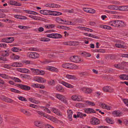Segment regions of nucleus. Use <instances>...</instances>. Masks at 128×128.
<instances>
[{
    "instance_id": "f257e3e1",
    "label": "nucleus",
    "mask_w": 128,
    "mask_h": 128,
    "mask_svg": "<svg viewBox=\"0 0 128 128\" xmlns=\"http://www.w3.org/2000/svg\"><path fill=\"white\" fill-rule=\"evenodd\" d=\"M128 65V62H123L121 63L117 64H115L114 65V66L116 68L122 69Z\"/></svg>"
},
{
    "instance_id": "f03ea898",
    "label": "nucleus",
    "mask_w": 128,
    "mask_h": 128,
    "mask_svg": "<svg viewBox=\"0 0 128 128\" xmlns=\"http://www.w3.org/2000/svg\"><path fill=\"white\" fill-rule=\"evenodd\" d=\"M28 57L30 58L36 59L38 58L40 55L38 54L36 52H30L27 54Z\"/></svg>"
},
{
    "instance_id": "7ed1b4c3",
    "label": "nucleus",
    "mask_w": 128,
    "mask_h": 128,
    "mask_svg": "<svg viewBox=\"0 0 128 128\" xmlns=\"http://www.w3.org/2000/svg\"><path fill=\"white\" fill-rule=\"evenodd\" d=\"M70 59L72 62L76 63H79L82 61L79 56H71L70 58Z\"/></svg>"
},
{
    "instance_id": "20e7f679",
    "label": "nucleus",
    "mask_w": 128,
    "mask_h": 128,
    "mask_svg": "<svg viewBox=\"0 0 128 128\" xmlns=\"http://www.w3.org/2000/svg\"><path fill=\"white\" fill-rule=\"evenodd\" d=\"M56 98L60 100L66 104L67 103V101L65 99V96L58 94H56L55 95Z\"/></svg>"
},
{
    "instance_id": "39448f33",
    "label": "nucleus",
    "mask_w": 128,
    "mask_h": 128,
    "mask_svg": "<svg viewBox=\"0 0 128 128\" xmlns=\"http://www.w3.org/2000/svg\"><path fill=\"white\" fill-rule=\"evenodd\" d=\"M34 124L36 126L40 128H43L45 126L44 123L40 120H37L35 121Z\"/></svg>"
},
{
    "instance_id": "423d86ee",
    "label": "nucleus",
    "mask_w": 128,
    "mask_h": 128,
    "mask_svg": "<svg viewBox=\"0 0 128 128\" xmlns=\"http://www.w3.org/2000/svg\"><path fill=\"white\" fill-rule=\"evenodd\" d=\"M72 99L74 101H81L82 100V97L78 95H73L72 96Z\"/></svg>"
},
{
    "instance_id": "0eeeda50",
    "label": "nucleus",
    "mask_w": 128,
    "mask_h": 128,
    "mask_svg": "<svg viewBox=\"0 0 128 128\" xmlns=\"http://www.w3.org/2000/svg\"><path fill=\"white\" fill-rule=\"evenodd\" d=\"M91 124L94 125H97L100 123V122L99 120L95 118H92L90 121Z\"/></svg>"
},
{
    "instance_id": "6e6552de",
    "label": "nucleus",
    "mask_w": 128,
    "mask_h": 128,
    "mask_svg": "<svg viewBox=\"0 0 128 128\" xmlns=\"http://www.w3.org/2000/svg\"><path fill=\"white\" fill-rule=\"evenodd\" d=\"M34 80L39 83H45L46 82V80L44 78L38 76L34 77Z\"/></svg>"
},
{
    "instance_id": "1a4fd4ad",
    "label": "nucleus",
    "mask_w": 128,
    "mask_h": 128,
    "mask_svg": "<svg viewBox=\"0 0 128 128\" xmlns=\"http://www.w3.org/2000/svg\"><path fill=\"white\" fill-rule=\"evenodd\" d=\"M78 42L74 41H69L64 42L63 43V44L64 45L69 46H75L78 44Z\"/></svg>"
},
{
    "instance_id": "9d476101",
    "label": "nucleus",
    "mask_w": 128,
    "mask_h": 128,
    "mask_svg": "<svg viewBox=\"0 0 128 128\" xmlns=\"http://www.w3.org/2000/svg\"><path fill=\"white\" fill-rule=\"evenodd\" d=\"M8 3L10 5L16 6H21L22 5L20 3L13 0H9Z\"/></svg>"
},
{
    "instance_id": "9b49d317",
    "label": "nucleus",
    "mask_w": 128,
    "mask_h": 128,
    "mask_svg": "<svg viewBox=\"0 0 128 128\" xmlns=\"http://www.w3.org/2000/svg\"><path fill=\"white\" fill-rule=\"evenodd\" d=\"M80 90L83 92L87 94H90L92 92V89L88 88H82Z\"/></svg>"
},
{
    "instance_id": "f8f14e48",
    "label": "nucleus",
    "mask_w": 128,
    "mask_h": 128,
    "mask_svg": "<svg viewBox=\"0 0 128 128\" xmlns=\"http://www.w3.org/2000/svg\"><path fill=\"white\" fill-rule=\"evenodd\" d=\"M125 26V24L124 22L121 20H117V23L116 27L121 28Z\"/></svg>"
},
{
    "instance_id": "ddd939ff",
    "label": "nucleus",
    "mask_w": 128,
    "mask_h": 128,
    "mask_svg": "<svg viewBox=\"0 0 128 128\" xmlns=\"http://www.w3.org/2000/svg\"><path fill=\"white\" fill-rule=\"evenodd\" d=\"M116 42H117L115 44V46L117 47L120 48H124L125 46L122 44V42L120 40H117Z\"/></svg>"
},
{
    "instance_id": "4468645a",
    "label": "nucleus",
    "mask_w": 128,
    "mask_h": 128,
    "mask_svg": "<svg viewBox=\"0 0 128 128\" xmlns=\"http://www.w3.org/2000/svg\"><path fill=\"white\" fill-rule=\"evenodd\" d=\"M31 86L34 88L41 89H44L45 87L44 86L38 84H31Z\"/></svg>"
},
{
    "instance_id": "2eb2a0df",
    "label": "nucleus",
    "mask_w": 128,
    "mask_h": 128,
    "mask_svg": "<svg viewBox=\"0 0 128 128\" xmlns=\"http://www.w3.org/2000/svg\"><path fill=\"white\" fill-rule=\"evenodd\" d=\"M84 112L87 114L94 113L96 112V111L93 109L90 108H86L84 109Z\"/></svg>"
},
{
    "instance_id": "dca6fc26",
    "label": "nucleus",
    "mask_w": 128,
    "mask_h": 128,
    "mask_svg": "<svg viewBox=\"0 0 128 128\" xmlns=\"http://www.w3.org/2000/svg\"><path fill=\"white\" fill-rule=\"evenodd\" d=\"M51 110L54 113L59 116L62 115V113L58 109L54 108H51Z\"/></svg>"
},
{
    "instance_id": "f3484780",
    "label": "nucleus",
    "mask_w": 128,
    "mask_h": 128,
    "mask_svg": "<svg viewBox=\"0 0 128 128\" xmlns=\"http://www.w3.org/2000/svg\"><path fill=\"white\" fill-rule=\"evenodd\" d=\"M18 87L25 90H28L30 89V86L22 84L18 85Z\"/></svg>"
},
{
    "instance_id": "a211bd4d",
    "label": "nucleus",
    "mask_w": 128,
    "mask_h": 128,
    "mask_svg": "<svg viewBox=\"0 0 128 128\" xmlns=\"http://www.w3.org/2000/svg\"><path fill=\"white\" fill-rule=\"evenodd\" d=\"M60 83L68 88H73L74 87L73 86L64 81H62Z\"/></svg>"
},
{
    "instance_id": "6ab92c4d",
    "label": "nucleus",
    "mask_w": 128,
    "mask_h": 128,
    "mask_svg": "<svg viewBox=\"0 0 128 128\" xmlns=\"http://www.w3.org/2000/svg\"><path fill=\"white\" fill-rule=\"evenodd\" d=\"M47 70H49L52 72H58V69L52 66H48L46 68Z\"/></svg>"
},
{
    "instance_id": "aec40b11",
    "label": "nucleus",
    "mask_w": 128,
    "mask_h": 128,
    "mask_svg": "<svg viewBox=\"0 0 128 128\" xmlns=\"http://www.w3.org/2000/svg\"><path fill=\"white\" fill-rule=\"evenodd\" d=\"M112 114L114 116H120L122 114V113L119 110H115L113 112Z\"/></svg>"
},
{
    "instance_id": "412c9836",
    "label": "nucleus",
    "mask_w": 128,
    "mask_h": 128,
    "mask_svg": "<svg viewBox=\"0 0 128 128\" xmlns=\"http://www.w3.org/2000/svg\"><path fill=\"white\" fill-rule=\"evenodd\" d=\"M20 111L21 112L26 116H30L32 115L31 113L29 111L28 109L25 110L22 109L20 110Z\"/></svg>"
},
{
    "instance_id": "4be33fe9",
    "label": "nucleus",
    "mask_w": 128,
    "mask_h": 128,
    "mask_svg": "<svg viewBox=\"0 0 128 128\" xmlns=\"http://www.w3.org/2000/svg\"><path fill=\"white\" fill-rule=\"evenodd\" d=\"M65 77L67 78L69 80H75L76 79V76L74 75L67 74H65Z\"/></svg>"
},
{
    "instance_id": "5701e85b",
    "label": "nucleus",
    "mask_w": 128,
    "mask_h": 128,
    "mask_svg": "<svg viewBox=\"0 0 128 128\" xmlns=\"http://www.w3.org/2000/svg\"><path fill=\"white\" fill-rule=\"evenodd\" d=\"M28 100L30 102L36 104H38L40 103V102L39 101L36 100L35 98H28Z\"/></svg>"
},
{
    "instance_id": "b1692460",
    "label": "nucleus",
    "mask_w": 128,
    "mask_h": 128,
    "mask_svg": "<svg viewBox=\"0 0 128 128\" xmlns=\"http://www.w3.org/2000/svg\"><path fill=\"white\" fill-rule=\"evenodd\" d=\"M67 114L69 120L72 121V115L73 114L72 111L71 110H68L67 111Z\"/></svg>"
},
{
    "instance_id": "393cba45",
    "label": "nucleus",
    "mask_w": 128,
    "mask_h": 128,
    "mask_svg": "<svg viewBox=\"0 0 128 128\" xmlns=\"http://www.w3.org/2000/svg\"><path fill=\"white\" fill-rule=\"evenodd\" d=\"M100 106L103 109L110 110L111 108V107L110 106H107L105 104L100 103Z\"/></svg>"
},
{
    "instance_id": "a878e982",
    "label": "nucleus",
    "mask_w": 128,
    "mask_h": 128,
    "mask_svg": "<svg viewBox=\"0 0 128 128\" xmlns=\"http://www.w3.org/2000/svg\"><path fill=\"white\" fill-rule=\"evenodd\" d=\"M55 89L57 91L61 92H63L64 90L63 88L59 84L57 85L56 86Z\"/></svg>"
},
{
    "instance_id": "bb28decb",
    "label": "nucleus",
    "mask_w": 128,
    "mask_h": 128,
    "mask_svg": "<svg viewBox=\"0 0 128 128\" xmlns=\"http://www.w3.org/2000/svg\"><path fill=\"white\" fill-rule=\"evenodd\" d=\"M107 8L110 10H117L118 9V6L113 5H110L108 6Z\"/></svg>"
},
{
    "instance_id": "cd10ccee",
    "label": "nucleus",
    "mask_w": 128,
    "mask_h": 128,
    "mask_svg": "<svg viewBox=\"0 0 128 128\" xmlns=\"http://www.w3.org/2000/svg\"><path fill=\"white\" fill-rule=\"evenodd\" d=\"M49 13H51V14L54 16L60 15L62 14V13L56 11L49 10Z\"/></svg>"
},
{
    "instance_id": "c85d7f7f",
    "label": "nucleus",
    "mask_w": 128,
    "mask_h": 128,
    "mask_svg": "<svg viewBox=\"0 0 128 128\" xmlns=\"http://www.w3.org/2000/svg\"><path fill=\"white\" fill-rule=\"evenodd\" d=\"M18 70L22 73H28L30 72V71L26 68H18Z\"/></svg>"
},
{
    "instance_id": "c756f323",
    "label": "nucleus",
    "mask_w": 128,
    "mask_h": 128,
    "mask_svg": "<svg viewBox=\"0 0 128 128\" xmlns=\"http://www.w3.org/2000/svg\"><path fill=\"white\" fill-rule=\"evenodd\" d=\"M72 64L70 63H67L63 64L62 66L64 68H71Z\"/></svg>"
},
{
    "instance_id": "7c9ffc66",
    "label": "nucleus",
    "mask_w": 128,
    "mask_h": 128,
    "mask_svg": "<svg viewBox=\"0 0 128 128\" xmlns=\"http://www.w3.org/2000/svg\"><path fill=\"white\" fill-rule=\"evenodd\" d=\"M14 17L20 20H24L27 19V18L26 16L18 15H15Z\"/></svg>"
},
{
    "instance_id": "2f4dec72",
    "label": "nucleus",
    "mask_w": 128,
    "mask_h": 128,
    "mask_svg": "<svg viewBox=\"0 0 128 128\" xmlns=\"http://www.w3.org/2000/svg\"><path fill=\"white\" fill-rule=\"evenodd\" d=\"M55 20L58 23L63 24L64 22H66V21L63 20L58 17H57L56 18Z\"/></svg>"
},
{
    "instance_id": "473e14b6",
    "label": "nucleus",
    "mask_w": 128,
    "mask_h": 128,
    "mask_svg": "<svg viewBox=\"0 0 128 128\" xmlns=\"http://www.w3.org/2000/svg\"><path fill=\"white\" fill-rule=\"evenodd\" d=\"M0 76L3 78L8 80L10 79L11 78V76L4 74H0Z\"/></svg>"
},
{
    "instance_id": "72a5a7b5",
    "label": "nucleus",
    "mask_w": 128,
    "mask_h": 128,
    "mask_svg": "<svg viewBox=\"0 0 128 128\" xmlns=\"http://www.w3.org/2000/svg\"><path fill=\"white\" fill-rule=\"evenodd\" d=\"M106 122L109 124H113L114 123V121L113 119L109 118H107L105 119Z\"/></svg>"
},
{
    "instance_id": "f704fd0d",
    "label": "nucleus",
    "mask_w": 128,
    "mask_h": 128,
    "mask_svg": "<svg viewBox=\"0 0 128 128\" xmlns=\"http://www.w3.org/2000/svg\"><path fill=\"white\" fill-rule=\"evenodd\" d=\"M22 65L21 63L14 62L11 64V66H12L14 67H20Z\"/></svg>"
},
{
    "instance_id": "c9c22d12",
    "label": "nucleus",
    "mask_w": 128,
    "mask_h": 128,
    "mask_svg": "<svg viewBox=\"0 0 128 128\" xmlns=\"http://www.w3.org/2000/svg\"><path fill=\"white\" fill-rule=\"evenodd\" d=\"M117 20H113L110 21L109 22V24L111 26L116 27L117 23Z\"/></svg>"
},
{
    "instance_id": "e433bc0d",
    "label": "nucleus",
    "mask_w": 128,
    "mask_h": 128,
    "mask_svg": "<svg viewBox=\"0 0 128 128\" xmlns=\"http://www.w3.org/2000/svg\"><path fill=\"white\" fill-rule=\"evenodd\" d=\"M30 69L31 70L32 72L34 74L36 75L39 74V70L30 68Z\"/></svg>"
},
{
    "instance_id": "4c0bfd02",
    "label": "nucleus",
    "mask_w": 128,
    "mask_h": 128,
    "mask_svg": "<svg viewBox=\"0 0 128 128\" xmlns=\"http://www.w3.org/2000/svg\"><path fill=\"white\" fill-rule=\"evenodd\" d=\"M11 50L13 52H19L22 50L19 48L13 47L11 49Z\"/></svg>"
},
{
    "instance_id": "58836bf2",
    "label": "nucleus",
    "mask_w": 128,
    "mask_h": 128,
    "mask_svg": "<svg viewBox=\"0 0 128 128\" xmlns=\"http://www.w3.org/2000/svg\"><path fill=\"white\" fill-rule=\"evenodd\" d=\"M49 10H41L40 11V12L42 14L44 15H48L50 14Z\"/></svg>"
},
{
    "instance_id": "ea45409f",
    "label": "nucleus",
    "mask_w": 128,
    "mask_h": 128,
    "mask_svg": "<svg viewBox=\"0 0 128 128\" xmlns=\"http://www.w3.org/2000/svg\"><path fill=\"white\" fill-rule=\"evenodd\" d=\"M86 115L80 112H78L77 113V116L78 117H80L81 118H82L83 117H85L86 116Z\"/></svg>"
},
{
    "instance_id": "a19ab883",
    "label": "nucleus",
    "mask_w": 128,
    "mask_h": 128,
    "mask_svg": "<svg viewBox=\"0 0 128 128\" xmlns=\"http://www.w3.org/2000/svg\"><path fill=\"white\" fill-rule=\"evenodd\" d=\"M85 102L86 103V105L88 106H94L95 105V104L94 102L88 100L86 101Z\"/></svg>"
},
{
    "instance_id": "79ce46f5",
    "label": "nucleus",
    "mask_w": 128,
    "mask_h": 128,
    "mask_svg": "<svg viewBox=\"0 0 128 128\" xmlns=\"http://www.w3.org/2000/svg\"><path fill=\"white\" fill-rule=\"evenodd\" d=\"M62 35L59 34L57 33H53V38H61Z\"/></svg>"
},
{
    "instance_id": "37998d69",
    "label": "nucleus",
    "mask_w": 128,
    "mask_h": 128,
    "mask_svg": "<svg viewBox=\"0 0 128 128\" xmlns=\"http://www.w3.org/2000/svg\"><path fill=\"white\" fill-rule=\"evenodd\" d=\"M24 11L25 13L30 14L36 15L38 14L37 13L33 11L26 10H24Z\"/></svg>"
},
{
    "instance_id": "c03bdc74",
    "label": "nucleus",
    "mask_w": 128,
    "mask_h": 128,
    "mask_svg": "<svg viewBox=\"0 0 128 128\" xmlns=\"http://www.w3.org/2000/svg\"><path fill=\"white\" fill-rule=\"evenodd\" d=\"M126 6H118V9L117 10L121 11L126 10Z\"/></svg>"
},
{
    "instance_id": "a18cd8bd",
    "label": "nucleus",
    "mask_w": 128,
    "mask_h": 128,
    "mask_svg": "<svg viewBox=\"0 0 128 128\" xmlns=\"http://www.w3.org/2000/svg\"><path fill=\"white\" fill-rule=\"evenodd\" d=\"M55 26V25L54 24H48L44 25L45 27L48 29L52 28H54Z\"/></svg>"
},
{
    "instance_id": "49530a36",
    "label": "nucleus",
    "mask_w": 128,
    "mask_h": 128,
    "mask_svg": "<svg viewBox=\"0 0 128 128\" xmlns=\"http://www.w3.org/2000/svg\"><path fill=\"white\" fill-rule=\"evenodd\" d=\"M10 79L14 80V82H21V80L18 78L13 76L11 77Z\"/></svg>"
},
{
    "instance_id": "de8ad7c7",
    "label": "nucleus",
    "mask_w": 128,
    "mask_h": 128,
    "mask_svg": "<svg viewBox=\"0 0 128 128\" xmlns=\"http://www.w3.org/2000/svg\"><path fill=\"white\" fill-rule=\"evenodd\" d=\"M100 27L103 28L108 30H110L111 28L109 26L104 25L100 26Z\"/></svg>"
},
{
    "instance_id": "09e8293b",
    "label": "nucleus",
    "mask_w": 128,
    "mask_h": 128,
    "mask_svg": "<svg viewBox=\"0 0 128 128\" xmlns=\"http://www.w3.org/2000/svg\"><path fill=\"white\" fill-rule=\"evenodd\" d=\"M105 12L106 13L112 14H118V12L116 11H113L110 10H106Z\"/></svg>"
},
{
    "instance_id": "8fccbe9b",
    "label": "nucleus",
    "mask_w": 128,
    "mask_h": 128,
    "mask_svg": "<svg viewBox=\"0 0 128 128\" xmlns=\"http://www.w3.org/2000/svg\"><path fill=\"white\" fill-rule=\"evenodd\" d=\"M40 40L44 42H48L50 41V39L46 38H40Z\"/></svg>"
},
{
    "instance_id": "3c124183",
    "label": "nucleus",
    "mask_w": 128,
    "mask_h": 128,
    "mask_svg": "<svg viewBox=\"0 0 128 128\" xmlns=\"http://www.w3.org/2000/svg\"><path fill=\"white\" fill-rule=\"evenodd\" d=\"M29 17L30 18H33L35 20H39V18L38 16L32 15H30Z\"/></svg>"
},
{
    "instance_id": "603ef678",
    "label": "nucleus",
    "mask_w": 128,
    "mask_h": 128,
    "mask_svg": "<svg viewBox=\"0 0 128 128\" xmlns=\"http://www.w3.org/2000/svg\"><path fill=\"white\" fill-rule=\"evenodd\" d=\"M8 55L7 50L3 51L2 52V56H7Z\"/></svg>"
},
{
    "instance_id": "864d4df0",
    "label": "nucleus",
    "mask_w": 128,
    "mask_h": 128,
    "mask_svg": "<svg viewBox=\"0 0 128 128\" xmlns=\"http://www.w3.org/2000/svg\"><path fill=\"white\" fill-rule=\"evenodd\" d=\"M10 90L12 92L14 93H20V91L14 88H11L10 89Z\"/></svg>"
},
{
    "instance_id": "5fc2aeb1",
    "label": "nucleus",
    "mask_w": 128,
    "mask_h": 128,
    "mask_svg": "<svg viewBox=\"0 0 128 128\" xmlns=\"http://www.w3.org/2000/svg\"><path fill=\"white\" fill-rule=\"evenodd\" d=\"M18 99L20 100H21L23 101H27L26 99L24 97L22 96H20L18 97Z\"/></svg>"
},
{
    "instance_id": "6e6d98bb",
    "label": "nucleus",
    "mask_w": 128,
    "mask_h": 128,
    "mask_svg": "<svg viewBox=\"0 0 128 128\" xmlns=\"http://www.w3.org/2000/svg\"><path fill=\"white\" fill-rule=\"evenodd\" d=\"M76 106L78 108H80L82 106H85L84 104L80 103H77L76 104Z\"/></svg>"
},
{
    "instance_id": "4d7b16f0",
    "label": "nucleus",
    "mask_w": 128,
    "mask_h": 128,
    "mask_svg": "<svg viewBox=\"0 0 128 128\" xmlns=\"http://www.w3.org/2000/svg\"><path fill=\"white\" fill-rule=\"evenodd\" d=\"M53 4L48 3L45 4V6L48 7L53 8Z\"/></svg>"
},
{
    "instance_id": "13d9d810",
    "label": "nucleus",
    "mask_w": 128,
    "mask_h": 128,
    "mask_svg": "<svg viewBox=\"0 0 128 128\" xmlns=\"http://www.w3.org/2000/svg\"><path fill=\"white\" fill-rule=\"evenodd\" d=\"M14 40V38L13 37H8V43H12Z\"/></svg>"
},
{
    "instance_id": "bf43d9fd",
    "label": "nucleus",
    "mask_w": 128,
    "mask_h": 128,
    "mask_svg": "<svg viewBox=\"0 0 128 128\" xmlns=\"http://www.w3.org/2000/svg\"><path fill=\"white\" fill-rule=\"evenodd\" d=\"M52 62L50 60L46 59L44 60L43 62L42 63L44 64H48L49 63H50Z\"/></svg>"
},
{
    "instance_id": "052dcab7",
    "label": "nucleus",
    "mask_w": 128,
    "mask_h": 128,
    "mask_svg": "<svg viewBox=\"0 0 128 128\" xmlns=\"http://www.w3.org/2000/svg\"><path fill=\"white\" fill-rule=\"evenodd\" d=\"M95 12L96 11L94 10L89 8L88 13L90 14H94L95 13Z\"/></svg>"
},
{
    "instance_id": "680f3d73",
    "label": "nucleus",
    "mask_w": 128,
    "mask_h": 128,
    "mask_svg": "<svg viewBox=\"0 0 128 128\" xmlns=\"http://www.w3.org/2000/svg\"><path fill=\"white\" fill-rule=\"evenodd\" d=\"M82 54H83V55L86 57H90L91 56L90 54L85 52L82 53Z\"/></svg>"
},
{
    "instance_id": "e2e57ef3",
    "label": "nucleus",
    "mask_w": 128,
    "mask_h": 128,
    "mask_svg": "<svg viewBox=\"0 0 128 128\" xmlns=\"http://www.w3.org/2000/svg\"><path fill=\"white\" fill-rule=\"evenodd\" d=\"M12 58L16 60L19 59L20 58V56L18 55L13 54L12 56Z\"/></svg>"
},
{
    "instance_id": "0e129e2a",
    "label": "nucleus",
    "mask_w": 128,
    "mask_h": 128,
    "mask_svg": "<svg viewBox=\"0 0 128 128\" xmlns=\"http://www.w3.org/2000/svg\"><path fill=\"white\" fill-rule=\"evenodd\" d=\"M126 75L122 74L120 76V78L121 80H126Z\"/></svg>"
},
{
    "instance_id": "69168bd1",
    "label": "nucleus",
    "mask_w": 128,
    "mask_h": 128,
    "mask_svg": "<svg viewBox=\"0 0 128 128\" xmlns=\"http://www.w3.org/2000/svg\"><path fill=\"white\" fill-rule=\"evenodd\" d=\"M48 84L50 85H53L55 84V81L54 80H51L48 82Z\"/></svg>"
},
{
    "instance_id": "338daca9",
    "label": "nucleus",
    "mask_w": 128,
    "mask_h": 128,
    "mask_svg": "<svg viewBox=\"0 0 128 128\" xmlns=\"http://www.w3.org/2000/svg\"><path fill=\"white\" fill-rule=\"evenodd\" d=\"M122 100L124 104L128 106V99H122Z\"/></svg>"
},
{
    "instance_id": "774afa93",
    "label": "nucleus",
    "mask_w": 128,
    "mask_h": 128,
    "mask_svg": "<svg viewBox=\"0 0 128 128\" xmlns=\"http://www.w3.org/2000/svg\"><path fill=\"white\" fill-rule=\"evenodd\" d=\"M57 54L56 53L54 54H51L49 56L50 58H54V57H58V56H57Z\"/></svg>"
}]
</instances>
